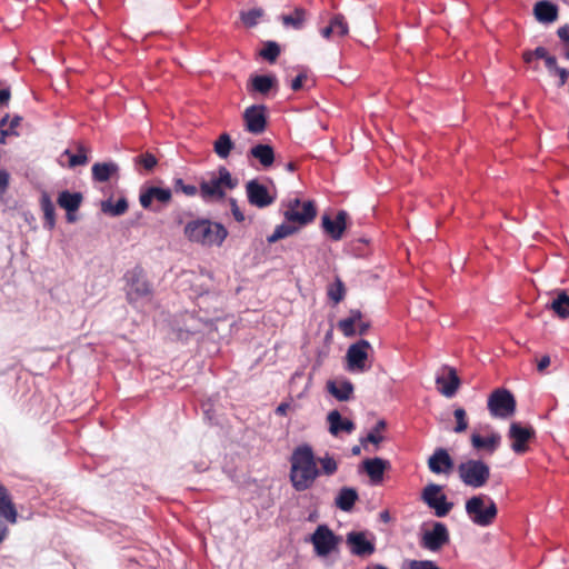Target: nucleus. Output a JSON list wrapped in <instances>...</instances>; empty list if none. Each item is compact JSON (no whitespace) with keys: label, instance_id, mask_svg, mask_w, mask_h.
I'll use <instances>...</instances> for the list:
<instances>
[{"label":"nucleus","instance_id":"21","mask_svg":"<svg viewBox=\"0 0 569 569\" xmlns=\"http://www.w3.org/2000/svg\"><path fill=\"white\" fill-rule=\"evenodd\" d=\"M120 167L114 161L96 162L91 168L92 180L96 182H107L113 177L119 178Z\"/></svg>","mask_w":569,"mask_h":569},{"label":"nucleus","instance_id":"51","mask_svg":"<svg viewBox=\"0 0 569 569\" xmlns=\"http://www.w3.org/2000/svg\"><path fill=\"white\" fill-rule=\"evenodd\" d=\"M229 204H230V208H231V213L234 218V220L237 222H242L244 221V214L243 212L240 210L239 206H238V202L234 198H229Z\"/></svg>","mask_w":569,"mask_h":569},{"label":"nucleus","instance_id":"22","mask_svg":"<svg viewBox=\"0 0 569 569\" xmlns=\"http://www.w3.org/2000/svg\"><path fill=\"white\" fill-rule=\"evenodd\" d=\"M329 423V432L332 436H338L340 432L351 433L356 429L352 420L342 418L338 410H332L327 416Z\"/></svg>","mask_w":569,"mask_h":569},{"label":"nucleus","instance_id":"2","mask_svg":"<svg viewBox=\"0 0 569 569\" xmlns=\"http://www.w3.org/2000/svg\"><path fill=\"white\" fill-rule=\"evenodd\" d=\"M186 238L202 246L220 247L228 236L226 227L209 219H196L184 226Z\"/></svg>","mask_w":569,"mask_h":569},{"label":"nucleus","instance_id":"52","mask_svg":"<svg viewBox=\"0 0 569 569\" xmlns=\"http://www.w3.org/2000/svg\"><path fill=\"white\" fill-rule=\"evenodd\" d=\"M559 39L569 44V24H565L557 30ZM565 58L569 60V50L565 52Z\"/></svg>","mask_w":569,"mask_h":569},{"label":"nucleus","instance_id":"24","mask_svg":"<svg viewBox=\"0 0 569 569\" xmlns=\"http://www.w3.org/2000/svg\"><path fill=\"white\" fill-rule=\"evenodd\" d=\"M328 392L339 401H348L353 395L355 387L348 379L340 381L329 380L327 382Z\"/></svg>","mask_w":569,"mask_h":569},{"label":"nucleus","instance_id":"30","mask_svg":"<svg viewBox=\"0 0 569 569\" xmlns=\"http://www.w3.org/2000/svg\"><path fill=\"white\" fill-rule=\"evenodd\" d=\"M83 196L81 192L63 190L59 192L57 202L66 212H76L80 208Z\"/></svg>","mask_w":569,"mask_h":569},{"label":"nucleus","instance_id":"16","mask_svg":"<svg viewBox=\"0 0 569 569\" xmlns=\"http://www.w3.org/2000/svg\"><path fill=\"white\" fill-rule=\"evenodd\" d=\"M346 543L350 552L357 557H369L376 551V546L367 539L365 531H350L346 536Z\"/></svg>","mask_w":569,"mask_h":569},{"label":"nucleus","instance_id":"50","mask_svg":"<svg viewBox=\"0 0 569 569\" xmlns=\"http://www.w3.org/2000/svg\"><path fill=\"white\" fill-rule=\"evenodd\" d=\"M11 99V89L0 80V108L8 107Z\"/></svg>","mask_w":569,"mask_h":569},{"label":"nucleus","instance_id":"35","mask_svg":"<svg viewBox=\"0 0 569 569\" xmlns=\"http://www.w3.org/2000/svg\"><path fill=\"white\" fill-rule=\"evenodd\" d=\"M129 203L124 197H121L116 203L111 199L101 201V211L111 217H120L128 211Z\"/></svg>","mask_w":569,"mask_h":569},{"label":"nucleus","instance_id":"17","mask_svg":"<svg viewBox=\"0 0 569 569\" xmlns=\"http://www.w3.org/2000/svg\"><path fill=\"white\" fill-rule=\"evenodd\" d=\"M283 217L287 222L298 223L301 227L307 226L317 217L316 203L313 200L305 201L301 210H286Z\"/></svg>","mask_w":569,"mask_h":569},{"label":"nucleus","instance_id":"63","mask_svg":"<svg viewBox=\"0 0 569 569\" xmlns=\"http://www.w3.org/2000/svg\"><path fill=\"white\" fill-rule=\"evenodd\" d=\"M332 33H335V30L330 23H329V26L321 29V36L323 38H329Z\"/></svg>","mask_w":569,"mask_h":569},{"label":"nucleus","instance_id":"7","mask_svg":"<svg viewBox=\"0 0 569 569\" xmlns=\"http://www.w3.org/2000/svg\"><path fill=\"white\" fill-rule=\"evenodd\" d=\"M307 542H311L315 548V552L319 557H327L335 550L341 541V537L335 535V532L327 525H319L315 532L306 539Z\"/></svg>","mask_w":569,"mask_h":569},{"label":"nucleus","instance_id":"53","mask_svg":"<svg viewBox=\"0 0 569 569\" xmlns=\"http://www.w3.org/2000/svg\"><path fill=\"white\" fill-rule=\"evenodd\" d=\"M307 79L306 71L300 72L292 81H291V89L293 91H299L303 87V81Z\"/></svg>","mask_w":569,"mask_h":569},{"label":"nucleus","instance_id":"23","mask_svg":"<svg viewBox=\"0 0 569 569\" xmlns=\"http://www.w3.org/2000/svg\"><path fill=\"white\" fill-rule=\"evenodd\" d=\"M533 16L541 23H551L558 19V7L549 0H539L533 6Z\"/></svg>","mask_w":569,"mask_h":569},{"label":"nucleus","instance_id":"18","mask_svg":"<svg viewBox=\"0 0 569 569\" xmlns=\"http://www.w3.org/2000/svg\"><path fill=\"white\" fill-rule=\"evenodd\" d=\"M453 467V459L445 448H437L428 459V468L436 475H449Z\"/></svg>","mask_w":569,"mask_h":569},{"label":"nucleus","instance_id":"31","mask_svg":"<svg viewBox=\"0 0 569 569\" xmlns=\"http://www.w3.org/2000/svg\"><path fill=\"white\" fill-rule=\"evenodd\" d=\"M200 196L204 201L212 199L221 200L226 197V191L219 182L212 178L209 181L203 180L200 183Z\"/></svg>","mask_w":569,"mask_h":569},{"label":"nucleus","instance_id":"4","mask_svg":"<svg viewBox=\"0 0 569 569\" xmlns=\"http://www.w3.org/2000/svg\"><path fill=\"white\" fill-rule=\"evenodd\" d=\"M466 512L475 525L488 527L497 518L498 508L490 497L478 495L466 501Z\"/></svg>","mask_w":569,"mask_h":569},{"label":"nucleus","instance_id":"9","mask_svg":"<svg viewBox=\"0 0 569 569\" xmlns=\"http://www.w3.org/2000/svg\"><path fill=\"white\" fill-rule=\"evenodd\" d=\"M371 348V343L365 339L350 345L346 353V370L349 372H365L368 369L366 361Z\"/></svg>","mask_w":569,"mask_h":569},{"label":"nucleus","instance_id":"44","mask_svg":"<svg viewBox=\"0 0 569 569\" xmlns=\"http://www.w3.org/2000/svg\"><path fill=\"white\" fill-rule=\"evenodd\" d=\"M262 13L263 11L261 9L254 8L248 11H242L240 18L246 27L252 28L258 23V20L262 16Z\"/></svg>","mask_w":569,"mask_h":569},{"label":"nucleus","instance_id":"27","mask_svg":"<svg viewBox=\"0 0 569 569\" xmlns=\"http://www.w3.org/2000/svg\"><path fill=\"white\" fill-rule=\"evenodd\" d=\"M471 446L477 450H487L489 453H493L501 443V436L498 432H492L488 437H482L478 433H472Z\"/></svg>","mask_w":569,"mask_h":569},{"label":"nucleus","instance_id":"62","mask_svg":"<svg viewBox=\"0 0 569 569\" xmlns=\"http://www.w3.org/2000/svg\"><path fill=\"white\" fill-rule=\"evenodd\" d=\"M289 408H290V405L288 402H281L276 408V415L277 416H286Z\"/></svg>","mask_w":569,"mask_h":569},{"label":"nucleus","instance_id":"15","mask_svg":"<svg viewBox=\"0 0 569 569\" xmlns=\"http://www.w3.org/2000/svg\"><path fill=\"white\" fill-rule=\"evenodd\" d=\"M348 218L349 214L345 210H339L335 219H332L330 214L325 213L321 217V228L331 240L339 241L342 239L347 229Z\"/></svg>","mask_w":569,"mask_h":569},{"label":"nucleus","instance_id":"45","mask_svg":"<svg viewBox=\"0 0 569 569\" xmlns=\"http://www.w3.org/2000/svg\"><path fill=\"white\" fill-rule=\"evenodd\" d=\"M453 416L456 419V427L453 428V431L456 433H461L467 430L468 428V421H467V413L463 408H457L453 411Z\"/></svg>","mask_w":569,"mask_h":569},{"label":"nucleus","instance_id":"38","mask_svg":"<svg viewBox=\"0 0 569 569\" xmlns=\"http://www.w3.org/2000/svg\"><path fill=\"white\" fill-rule=\"evenodd\" d=\"M387 422L383 419L377 421L371 431L363 438L360 439V443L366 448L367 442L379 445L383 441V437L379 435L380 431L385 430Z\"/></svg>","mask_w":569,"mask_h":569},{"label":"nucleus","instance_id":"46","mask_svg":"<svg viewBox=\"0 0 569 569\" xmlns=\"http://www.w3.org/2000/svg\"><path fill=\"white\" fill-rule=\"evenodd\" d=\"M64 153L69 156V166L71 168L83 166L88 162V157L83 147H80L77 153H71L69 150H66Z\"/></svg>","mask_w":569,"mask_h":569},{"label":"nucleus","instance_id":"28","mask_svg":"<svg viewBox=\"0 0 569 569\" xmlns=\"http://www.w3.org/2000/svg\"><path fill=\"white\" fill-rule=\"evenodd\" d=\"M358 499L359 495L355 488L342 487L335 499V503L340 510L349 512L353 509Z\"/></svg>","mask_w":569,"mask_h":569},{"label":"nucleus","instance_id":"32","mask_svg":"<svg viewBox=\"0 0 569 569\" xmlns=\"http://www.w3.org/2000/svg\"><path fill=\"white\" fill-rule=\"evenodd\" d=\"M546 308L552 310L560 319L569 318V295L565 290H560L556 298L546 305Z\"/></svg>","mask_w":569,"mask_h":569},{"label":"nucleus","instance_id":"8","mask_svg":"<svg viewBox=\"0 0 569 569\" xmlns=\"http://www.w3.org/2000/svg\"><path fill=\"white\" fill-rule=\"evenodd\" d=\"M442 486L429 483L421 493V499L439 518L446 517L453 508V502L448 501L447 496L441 493Z\"/></svg>","mask_w":569,"mask_h":569},{"label":"nucleus","instance_id":"33","mask_svg":"<svg viewBox=\"0 0 569 569\" xmlns=\"http://www.w3.org/2000/svg\"><path fill=\"white\" fill-rule=\"evenodd\" d=\"M40 206L43 211V228L51 231L56 226V209L54 204L47 192H42L40 198Z\"/></svg>","mask_w":569,"mask_h":569},{"label":"nucleus","instance_id":"6","mask_svg":"<svg viewBox=\"0 0 569 569\" xmlns=\"http://www.w3.org/2000/svg\"><path fill=\"white\" fill-rule=\"evenodd\" d=\"M487 406L493 418L507 419L516 412L517 402L511 391L498 388L489 395Z\"/></svg>","mask_w":569,"mask_h":569},{"label":"nucleus","instance_id":"47","mask_svg":"<svg viewBox=\"0 0 569 569\" xmlns=\"http://www.w3.org/2000/svg\"><path fill=\"white\" fill-rule=\"evenodd\" d=\"M172 186H173V190L176 192H182L189 197H192V196L197 194V192H198V189L196 186L186 184L183 179H181V178H174Z\"/></svg>","mask_w":569,"mask_h":569},{"label":"nucleus","instance_id":"37","mask_svg":"<svg viewBox=\"0 0 569 569\" xmlns=\"http://www.w3.org/2000/svg\"><path fill=\"white\" fill-rule=\"evenodd\" d=\"M297 231H298V227H295L292 224L283 222V223L277 226L276 229L273 230V232L267 237V241H268V243H276L277 241H279L286 237H289V236L296 233Z\"/></svg>","mask_w":569,"mask_h":569},{"label":"nucleus","instance_id":"14","mask_svg":"<svg viewBox=\"0 0 569 569\" xmlns=\"http://www.w3.org/2000/svg\"><path fill=\"white\" fill-rule=\"evenodd\" d=\"M267 111L268 108L264 104L248 107L242 114L246 130L253 134L262 133L268 124Z\"/></svg>","mask_w":569,"mask_h":569},{"label":"nucleus","instance_id":"43","mask_svg":"<svg viewBox=\"0 0 569 569\" xmlns=\"http://www.w3.org/2000/svg\"><path fill=\"white\" fill-rule=\"evenodd\" d=\"M346 295V287L343 282L337 278L335 283L328 288V297L335 302L339 303L343 300Z\"/></svg>","mask_w":569,"mask_h":569},{"label":"nucleus","instance_id":"61","mask_svg":"<svg viewBox=\"0 0 569 569\" xmlns=\"http://www.w3.org/2000/svg\"><path fill=\"white\" fill-rule=\"evenodd\" d=\"M531 51H532V54L535 56V58H537V59L545 60L549 56V53L545 47H537L535 50H531Z\"/></svg>","mask_w":569,"mask_h":569},{"label":"nucleus","instance_id":"3","mask_svg":"<svg viewBox=\"0 0 569 569\" xmlns=\"http://www.w3.org/2000/svg\"><path fill=\"white\" fill-rule=\"evenodd\" d=\"M127 282V300L130 305L136 306L141 301H149L153 290L148 281L144 270L140 266H136L124 273Z\"/></svg>","mask_w":569,"mask_h":569},{"label":"nucleus","instance_id":"1","mask_svg":"<svg viewBox=\"0 0 569 569\" xmlns=\"http://www.w3.org/2000/svg\"><path fill=\"white\" fill-rule=\"evenodd\" d=\"M290 481L296 491H305L312 487L319 477L312 447L303 443L295 448L290 458Z\"/></svg>","mask_w":569,"mask_h":569},{"label":"nucleus","instance_id":"11","mask_svg":"<svg viewBox=\"0 0 569 569\" xmlns=\"http://www.w3.org/2000/svg\"><path fill=\"white\" fill-rule=\"evenodd\" d=\"M450 535L443 522L435 521L430 530H425L420 539V546L429 551H439L449 543Z\"/></svg>","mask_w":569,"mask_h":569},{"label":"nucleus","instance_id":"25","mask_svg":"<svg viewBox=\"0 0 569 569\" xmlns=\"http://www.w3.org/2000/svg\"><path fill=\"white\" fill-rule=\"evenodd\" d=\"M0 518L6 519L10 523H16L18 518V512L9 490L2 483H0Z\"/></svg>","mask_w":569,"mask_h":569},{"label":"nucleus","instance_id":"36","mask_svg":"<svg viewBox=\"0 0 569 569\" xmlns=\"http://www.w3.org/2000/svg\"><path fill=\"white\" fill-rule=\"evenodd\" d=\"M234 143L229 133H221L213 143V150L221 159H227L233 149Z\"/></svg>","mask_w":569,"mask_h":569},{"label":"nucleus","instance_id":"19","mask_svg":"<svg viewBox=\"0 0 569 569\" xmlns=\"http://www.w3.org/2000/svg\"><path fill=\"white\" fill-rule=\"evenodd\" d=\"M448 370V377L445 376H437L436 377V385L438 387V391L447 397L452 398L459 387H460V378L458 377L457 370L452 367H445Z\"/></svg>","mask_w":569,"mask_h":569},{"label":"nucleus","instance_id":"56","mask_svg":"<svg viewBox=\"0 0 569 569\" xmlns=\"http://www.w3.org/2000/svg\"><path fill=\"white\" fill-rule=\"evenodd\" d=\"M9 184V173L4 169H0V192H4Z\"/></svg>","mask_w":569,"mask_h":569},{"label":"nucleus","instance_id":"20","mask_svg":"<svg viewBox=\"0 0 569 569\" xmlns=\"http://www.w3.org/2000/svg\"><path fill=\"white\" fill-rule=\"evenodd\" d=\"M389 467V461L379 457L369 458L362 461V468L373 485L382 481L383 473Z\"/></svg>","mask_w":569,"mask_h":569},{"label":"nucleus","instance_id":"59","mask_svg":"<svg viewBox=\"0 0 569 569\" xmlns=\"http://www.w3.org/2000/svg\"><path fill=\"white\" fill-rule=\"evenodd\" d=\"M550 365V357L543 356L537 363V370L543 372Z\"/></svg>","mask_w":569,"mask_h":569},{"label":"nucleus","instance_id":"60","mask_svg":"<svg viewBox=\"0 0 569 569\" xmlns=\"http://www.w3.org/2000/svg\"><path fill=\"white\" fill-rule=\"evenodd\" d=\"M359 325H358V329L357 330V335H360V336H365L368 330L370 329L371 327V323L369 321H358Z\"/></svg>","mask_w":569,"mask_h":569},{"label":"nucleus","instance_id":"54","mask_svg":"<svg viewBox=\"0 0 569 569\" xmlns=\"http://www.w3.org/2000/svg\"><path fill=\"white\" fill-rule=\"evenodd\" d=\"M553 73L559 77V87L563 86L569 78V69L559 67Z\"/></svg>","mask_w":569,"mask_h":569},{"label":"nucleus","instance_id":"57","mask_svg":"<svg viewBox=\"0 0 569 569\" xmlns=\"http://www.w3.org/2000/svg\"><path fill=\"white\" fill-rule=\"evenodd\" d=\"M22 117L21 116H13L9 122L8 132H12L13 134H18L14 129L21 123Z\"/></svg>","mask_w":569,"mask_h":569},{"label":"nucleus","instance_id":"40","mask_svg":"<svg viewBox=\"0 0 569 569\" xmlns=\"http://www.w3.org/2000/svg\"><path fill=\"white\" fill-rule=\"evenodd\" d=\"M133 163L136 168H143L146 171L150 172L158 164V159L151 152H143L133 158Z\"/></svg>","mask_w":569,"mask_h":569},{"label":"nucleus","instance_id":"13","mask_svg":"<svg viewBox=\"0 0 569 569\" xmlns=\"http://www.w3.org/2000/svg\"><path fill=\"white\" fill-rule=\"evenodd\" d=\"M246 193L248 202L260 209L271 206L277 198L276 193H271L258 179H251L246 183Z\"/></svg>","mask_w":569,"mask_h":569},{"label":"nucleus","instance_id":"12","mask_svg":"<svg viewBox=\"0 0 569 569\" xmlns=\"http://www.w3.org/2000/svg\"><path fill=\"white\" fill-rule=\"evenodd\" d=\"M508 437L512 440L511 449L517 455H522L528 451V442L535 439L536 430L531 426H525L521 422L513 421L510 423Z\"/></svg>","mask_w":569,"mask_h":569},{"label":"nucleus","instance_id":"34","mask_svg":"<svg viewBox=\"0 0 569 569\" xmlns=\"http://www.w3.org/2000/svg\"><path fill=\"white\" fill-rule=\"evenodd\" d=\"M362 318V312L359 309H351L349 311V316L345 319H340L338 321V329L346 337H355L357 335V330L355 325L360 321Z\"/></svg>","mask_w":569,"mask_h":569},{"label":"nucleus","instance_id":"58","mask_svg":"<svg viewBox=\"0 0 569 569\" xmlns=\"http://www.w3.org/2000/svg\"><path fill=\"white\" fill-rule=\"evenodd\" d=\"M302 203L301 200L299 198H293V199H290L284 206H286V210H298L300 207L302 208Z\"/></svg>","mask_w":569,"mask_h":569},{"label":"nucleus","instance_id":"10","mask_svg":"<svg viewBox=\"0 0 569 569\" xmlns=\"http://www.w3.org/2000/svg\"><path fill=\"white\" fill-rule=\"evenodd\" d=\"M172 199V191L169 188H160L156 186H142L140 188L139 202L146 210L159 212L160 208L153 206V201L160 204H168Z\"/></svg>","mask_w":569,"mask_h":569},{"label":"nucleus","instance_id":"64","mask_svg":"<svg viewBox=\"0 0 569 569\" xmlns=\"http://www.w3.org/2000/svg\"><path fill=\"white\" fill-rule=\"evenodd\" d=\"M380 521L387 523L391 520L390 512L388 510H383L379 513Z\"/></svg>","mask_w":569,"mask_h":569},{"label":"nucleus","instance_id":"48","mask_svg":"<svg viewBox=\"0 0 569 569\" xmlns=\"http://www.w3.org/2000/svg\"><path fill=\"white\" fill-rule=\"evenodd\" d=\"M319 462L321 465L322 472L327 476L333 475L338 469L337 461L329 453H326L325 457L320 458Z\"/></svg>","mask_w":569,"mask_h":569},{"label":"nucleus","instance_id":"42","mask_svg":"<svg viewBox=\"0 0 569 569\" xmlns=\"http://www.w3.org/2000/svg\"><path fill=\"white\" fill-rule=\"evenodd\" d=\"M280 46L276 41H266L260 56L270 63L276 62L280 54Z\"/></svg>","mask_w":569,"mask_h":569},{"label":"nucleus","instance_id":"41","mask_svg":"<svg viewBox=\"0 0 569 569\" xmlns=\"http://www.w3.org/2000/svg\"><path fill=\"white\" fill-rule=\"evenodd\" d=\"M214 179L219 182V184L222 188H227L230 190L234 189L239 183L238 179L233 178L230 171L223 166L219 167L218 177H216Z\"/></svg>","mask_w":569,"mask_h":569},{"label":"nucleus","instance_id":"55","mask_svg":"<svg viewBox=\"0 0 569 569\" xmlns=\"http://www.w3.org/2000/svg\"><path fill=\"white\" fill-rule=\"evenodd\" d=\"M545 64L550 73H553L559 68L557 58L550 54L545 59Z\"/></svg>","mask_w":569,"mask_h":569},{"label":"nucleus","instance_id":"26","mask_svg":"<svg viewBox=\"0 0 569 569\" xmlns=\"http://www.w3.org/2000/svg\"><path fill=\"white\" fill-rule=\"evenodd\" d=\"M278 83L274 74H256L250 77L249 91L268 94Z\"/></svg>","mask_w":569,"mask_h":569},{"label":"nucleus","instance_id":"49","mask_svg":"<svg viewBox=\"0 0 569 569\" xmlns=\"http://www.w3.org/2000/svg\"><path fill=\"white\" fill-rule=\"evenodd\" d=\"M330 24L332 26L333 30H335V33L340 36V37H343L348 33V24L343 18V16L341 14H336L331 21H330Z\"/></svg>","mask_w":569,"mask_h":569},{"label":"nucleus","instance_id":"39","mask_svg":"<svg viewBox=\"0 0 569 569\" xmlns=\"http://www.w3.org/2000/svg\"><path fill=\"white\" fill-rule=\"evenodd\" d=\"M306 18V10L303 8H296L292 14H284L281 17L284 26H291L296 30H300L303 27Z\"/></svg>","mask_w":569,"mask_h":569},{"label":"nucleus","instance_id":"29","mask_svg":"<svg viewBox=\"0 0 569 569\" xmlns=\"http://www.w3.org/2000/svg\"><path fill=\"white\" fill-rule=\"evenodd\" d=\"M249 157L257 159L263 168H269L274 162V150L267 143H258L249 150Z\"/></svg>","mask_w":569,"mask_h":569},{"label":"nucleus","instance_id":"5","mask_svg":"<svg viewBox=\"0 0 569 569\" xmlns=\"http://www.w3.org/2000/svg\"><path fill=\"white\" fill-rule=\"evenodd\" d=\"M460 480L468 487L481 488L490 478L489 466L479 459H469L461 462L458 468Z\"/></svg>","mask_w":569,"mask_h":569}]
</instances>
